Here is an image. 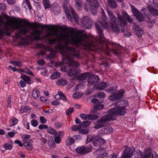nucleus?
<instances>
[{
  "mask_svg": "<svg viewBox=\"0 0 158 158\" xmlns=\"http://www.w3.org/2000/svg\"><path fill=\"white\" fill-rule=\"evenodd\" d=\"M11 27L19 31L15 34L17 38L21 37V34L26 35L27 32L30 33L33 35L34 39L37 40L42 39L40 35L43 34L44 29L47 28L48 31H47L44 35L46 39V42L50 44H54L58 43L56 47V49L59 51L63 55L62 58L63 63L66 64L69 68L65 67L64 71L68 70V75L69 76H73L76 74L78 71L75 68L80 66V64L76 61H74L73 57H79L80 52L74 48L69 46V44L76 46H82L86 49L90 50V39L86 34H80L76 32L72 28L70 29L67 33L64 31L63 32H59L56 30H52L49 28L47 25L40 24L38 27H41L40 30L36 29L35 25L25 19H17L13 22Z\"/></svg>",
  "mask_w": 158,
  "mask_h": 158,
  "instance_id": "1",
  "label": "nucleus"
},
{
  "mask_svg": "<svg viewBox=\"0 0 158 158\" xmlns=\"http://www.w3.org/2000/svg\"><path fill=\"white\" fill-rule=\"evenodd\" d=\"M106 11L110 21L114 23L111 26V28L114 32L118 31L119 30V27H121L122 30H123L124 28L122 26V25L127 24V21L129 23H131L133 22V19L125 11L123 12L122 16L119 13L117 14L118 19H116L115 16L111 10L107 9Z\"/></svg>",
  "mask_w": 158,
  "mask_h": 158,
  "instance_id": "2",
  "label": "nucleus"
},
{
  "mask_svg": "<svg viewBox=\"0 0 158 158\" xmlns=\"http://www.w3.org/2000/svg\"><path fill=\"white\" fill-rule=\"evenodd\" d=\"M101 13L102 15L101 18L102 20L100 19L99 21L95 23V27L100 38V41L102 42H104L106 43L110 44L108 40L104 38L102 30L103 28H106L109 26L108 24L106 22L108 18L105 15L104 10L102 9Z\"/></svg>",
  "mask_w": 158,
  "mask_h": 158,
  "instance_id": "3",
  "label": "nucleus"
},
{
  "mask_svg": "<svg viewBox=\"0 0 158 158\" xmlns=\"http://www.w3.org/2000/svg\"><path fill=\"white\" fill-rule=\"evenodd\" d=\"M121 105L127 106L128 104L126 100L118 101L115 104V105L116 107L110 109L107 111L113 121L116 119L117 115H123L126 114L125 108L124 106L117 107L118 105Z\"/></svg>",
  "mask_w": 158,
  "mask_h": 158,
  "instance_id": "4",
  "label": "nucleus"
},
{
  "mask_svg": "<svg viewBox=\"0 0 158 158\" xmlns=\"http://www.w3.org/2000/svg\"><path fill=\"white\" fill-rule=\"evenodd\" d=\"M143 13L147 19L145 20L150 23H154L156 19V16L158 15V10L152 5H149L142 9Z\"/></svg>",
  "mask_w": 158,
  "mask_h": 158,
  "instance_id": "5",
  "label": "nucleus"
},
{
  "mask_svg": "<svg viewBox=\"0 0 158 158\" xmlns=\"http://www.w3.org/2000/svg\"><path fill=\"white\" fill-rule=\"evenodd\" d=\"M106 115H104L100 118L97 122V124L94 127L96 129H98L103 127L105 123L106 122L113 121L111 116H110L109 113L106 112Z\"/></svg>",
  "mask_w": 158,
  "mask_h": 158,
  "instance_id": "6",
  "label": "nucleus"
},
{
  "mask_svg": "<svg viewBox=\"0 0 158 158\" xmlns=\"http://www.w3.org/2000/svg\"><path fill=\"white\" fill-rule=\"evenodd\" d=\"M135 151V149L133 148L126 147L121 158H131L133 156Z\"/></svg>",
  "mask_w": 158,
  "mask_h": 158,
  "instance_id": "7",
  "label": "nucleus"
},
{
  "mask_svg": "<svg viewBox=\"0 0 158 158\" xmlns=\"http://www.w3.org/2000/svg\"><path fill=\"white\" fill-rule=\"evenodd\" d=\"M130 6L133 14L136 17L137 20L139 22L143 21L144 17L141 13L133 5H131Z\"/></svg>",
  "mask_w": 158,
  "mask_h": 158,
  "instance_id": "8",
  "label": "nucleus"
},
{
  "mask_svg": "<svg viewBox=\"0 0 158 158\" xmlns=\"http://www.w3.org/2000/svg\"><path fill=\"white\" fill-rule=\"evenodd\" d=\"M81 22L86 29L91 28L93 24L92 20L89 17L87 16H84L81 19Z\"/></svg>",
  "mask_w": 158,
  "mask_h": 158,
  "instance_id": "9",
  "label": "nucleus"
},
{
  "mask_svg": "<svg viewBox=\"0 0 158 158\" xmlns=\"http://www.w3.org/2000/svg\"><path fill=\"white\" fill-rule=\"evenodd\" d=\"M124 93V91L123 90H120L115 93H112L109 97V99L111 101H116L119 98H121Z\"/></svg>",
  "mask_w": 158,
  "mask_h": 158,
  "instance_id": "10",
  "label": "nucleus"
},
{
  "mask_svg": "<svg viewBox=\"0 0 158 158\" xmlns=\"http://www.w3.org/2000/svg\"><path fill=\"white\" fill-rule=\"evenodd\" d=\"M69 0H64L63 4V9L66 15L67 16L68 19L71 22H73V19L70 12V10L68 8L67 4L69 3Z\"/></svg>",
  "mask_w": 158,
  "mask_h": 158,
  "instance_id": "11",
  "label": "nucleus"
},
{
  "mask_svg": "<svg viewBox=\"0 0 158 158\" xmlns=\"http://www.w3.org/2000/svg\"><path fill=\"white\" fill-rule=\"evenodd\" d=\"M95 153L98 155L97 158H106L107 156V154L104 148L98 149L95 151Z\"/></svg>",
  "mask_w": 158,
  "mask_h": 158,
  "instance_id": "12",
  "label": "nucleus"
},
{
  "mask_svg": "<svg viewBox=\"0 0 158 158\" xmlns=\"http://www.w3.org/2000/svg\"><path fill=\"white\" fill-rule=\"evenodd\" d=\"M99 80V77L96 75L91 76L87 80L88 82V85L90 86L94 83L98 81Z\"/></svg>",
  "mask_w": 158,
  "mask_h": 158,
  "instance_id": "13",
  "label": "nucleus"
},
{
  "mask_svg": "<svg viewBox=\"0 0 158 158\" xmlns=\"http://www.w3.org/2000/svg\"><path fill=\"white\" fill-rule=\"evenodd\" d=\"M91 102L94 103L95 105L94 107V108L95 110H99L104 108V106L103 104H100L99 103V101L96 98H93L91 100Z\"/></svg>",
  "mask_w": 158,
  "mask_h": 158,
  "instance_id": "14",
  "label": "nucleus"
},
{
  "mask_svg": "<svg viewBox=\"0 0 158 158\" xmlns=\"http://www.w3.org/2000/svg\"><path fill=\"white\" fill-rule=\"evenodd\" d=\"M105 143V140L102 138L99 137L93 141V144L95 146H99Z\"/></svg>",
  "mask_w": 158,
  "mask_h": 158,
  "instance_id": "15",
  "label": "nucleus"
},
{
  "mask_svg": "<svg viewBox=\"0 0 158 158\" xmlns=\"http://www.w3.org/2000/svg\"><path fill=\"white\" fill-rule=\"evenodd\" d=\"M127 25V24L126 25H122V27H123L124 28L123 29V30H122L121 27H119L120 29L117 32H119L120 30H121L122 32L123 33V35L124 36L126 37H129L131 35V31L130 30L127 29H126V30H125V28L124 27V26H126Z\"/></svg>",
  "mask_w": 158,
  "mask_h": 158,
  "instance_id": "16",
  "label": "nucleus"
},
{
  "mask_svg": "<svg viewBox=\"0 0 158 158\" xmlns=\"http://www.w3.org/2000/svg\"><path fill=\"white\" fill-rule=\"evenodd\" d=\"M60 9L61 8L59 5L56 3L54 4L52 8V10L55 15H56L60 13Z\"/></svg>",
  "mask_w": 158,
  "mask_h": 158,
  "instance_id": "17",
  "label": "nucleus"
},
{
  "mask_svg": "<svg viewBox=\"0 0 158 158\" xmlns=\"http://www.w3.org/2000/svg\"><path fill=\"white\" fill-rule=\"evenodd\" d=\"M113 130V129L112 127L109 126L102 128L101 129V131L102 134H106L112 132Z\"/></svg>",
  "mask_w": 158,
  "mask_h": 158,
  "instance_id": "18",
  "label": "nucleus"
},
{
  "mask_svg": "<svg viewBox=\"0 0 158 158\" xmlns=\"http://www.w3.org/2000/svg\"><path fill=\"white\" fill-rule=\"evenodd\" d=\"M90 75V73L87 72L84 74L82 73L81 74L78 76L77 77L80 81H83L88 78Z\"/></svg>",
  "mask_w": 158,
  "mask_h": 158,
  "instance_id": "19",
  "label": "nucleus"
},
{
  "mask_svg": "<svg viewBox=\"0 0 158 158\" xmlns=\"http://www.w3.org/2000/svg\"><path fill=\"white\" fill-rule=\"evenodd\" d=\"M76 151L77 153L79 154H84L85 153V146L83 145L78 146L76 149Z\"/></svg>",
  "mask_w": 158,
  "mask_h": 158,
  "instance_id": "20",
  "label": "nucleus"
},
{
  "mask_svg": "<svg viewBox=\"0 0 158 158\" xmlns=\"http://www.w3.org/2000/svg\"><path fill=\"white\" fill-rule=\"evenodd\" d=\"M106 86V84L105 82H101L94 86V88H97L99 90H102L105 89Z\"/></svg>",
  "mask_w": 158,
  "mask_h": 158,
  "instance_id": "21",
  "label": "nucleus"
},
{
  "mask_svg": "<svg viewBox=\"0 0 158 158\" xmlns=\"http://www.w3.org/2000/svg\"><path fill=\"white\" fill-rule=\"evenodd\" d=\"M69 9L74 21L75 22H77L78 20V16L73 8L72 6H69Z\"/></svg>",
  "mask_w": 158,
  "mask_h": 158,
  "instance_id": "22",
  "label": "nucleus"
},
{
  "mask_svg": "<svg viewBox=\"0 0 158 158\" xmlns=\"http://www.w3.org/2000/svg\"><path fill=\"white\" fill-rule=\"evenodd\" d=\"M0 25L3 27L4 28L7 30H9L10 29V25L8 23L6 22H4L2 20H0Z\"/></svg>",
  "mask_w": 158,
  "mask_h": 158,
  "instance_id": "23",
  "label": "nucleus"
},
{
  "mask_svg": "<svg viewBox=\"0 0 158 158\" xmlns=\"http://www.w3.org/2000/svg\"><path fill=\"white\" fill-rule=\"evenodd\" d=\"M40 95V93L38 90L36 89L33 90L32 92V96L34 99L38 98Z\"/></svg>",
  "mask_w": 158,
  "mask_h": 158,
  "instance_id": "24",
  "label": "nucleus"
},
{
  "mask_svg": "<svg viewBox=\"0 0 158 158\" xmlns=\"http://www.w3.org/2000/svg\"><path fill=\"white\" fill-rule=\"evenodd\" d=\"M21 78L27 84H30L31 79L25 75L21 74Z\"/></svg>",
  "mask_w": 158,
  "mask_h": 158,
  "instance_id": "25",
  "label": "nucleus"
},
{
  "mask_svg": "<svg viewBox=\"0 0 158 158\" xmlns=\"http://www.w3.org/2000/svg\"><path fill=\"white\" fill-rule=\"evenodd\" d=\"M56 83L59 85L64 86L67 84V81L64 79H60L57 81Z\"/></svg>",
  "mask_w": 158,
  "mask_h": 158,
  "instance_id": "26",
  "label": "nucleus"
},
{
  "mask_svg": "<svg viewBox=\"0 0 158 158\" xmlns=\"http://www.w3.org/2000/svg\"><path fill=\"white\" fill-rule=\"evenodd\" d=\"M42 2L45 9L50 7V3L49 0H43Z\"/></svg>",
  "mask_w": 158,
  "mask_h": 158,
  "instance_id": "27",
  "label": "nucleus"
},
{
  "mask_svg": "<svg viewBox=\"0 0 158 158\" xmlns=\"http://www.w3.org/2000/svg\"><path fill=\"white\" fill-rule=\"evenodd\" d=\"M108 3L111 8H115L117 7L116 3L113 0H108Z\"/></svg>",
  "mask_w": 158,
  "mask_h": 158,
  "instance_id": "28",
  "label": "nucleus"
},
{
  "mask_svg": "<svg viewBox=\"0 0 158 158\" xmlns=\"http://www.w3.org/2000/svg\"><path fill=\"white\" fill-rule=\"evenodd\" d=\"M60 73L55 72L50 76V78L52 79H55L59 77L60 76Z\"/></svg>",
  "mask_w": 158,
  "mask_h": 158,
  "instance_id": "29",
  "label": "nucleus"
},
{
  "mask_svg": "<svg viewBox=\"0 0 158 158\" xmlns=\"http://www.w3.org/2000/svg\"><path fill=\"white\" fill-rule=\"evenodd\" d=\"M48 144L49 146L51 148H54L56 146V144L52 139L48 140Z\"/></svg>",
  "mask_w": 158,
  "mask_h": 158,
  "instance_id": "30",
  "label": "nucleus"
},
{
  "mask_svg": "<svg viewBox=\"0 0 158 158\" xmlns=\"http://www.w3.org/2000/svg\"><path fill=\"white\" fill-rule=\"evenodd\" d=\"M18 120L16 118H15L13 119L10 120L9 124L10 127H12L16 125L18 122Z\"/></svg>",
  "mask_w": 158,
  "mask_h": 158,
  "instance_id": "31",
  "label": "nucleus"
},
{
  "mask_svg": "<svg viewBox=\"0 0 158 158\" xmlns=\"http://www.w3.org/2000/svg\"><path fill=\"white\" fill-rule=\"evenodd\" d=\"M30 110L27 106H22L19 110V113L22 114L24 112H28Z\"/></svg>",
  "mask_w": 158,
  "mask_h": 158,
  "instance_id": "32",
  "label": "nucleus"
},
{
  "mask_svg": "<svg viewBox=\"0 0 158 158\" xmlns=\"http://www.w3.org/2000/svg\"><path fill=\"white\" fill-rule=\"evenodd\" d=\"M24 146L27 150H31L32 149V146L29 142H26L24 143Z\"/></svg>",
  "mask_w": 158,
  "mask_h": 158,
  "instance_id": "33",
  "label": "nucleus"
},
{
  "mask_svg": "<svg viewBox=\"0 0 158 158\" xmlns=\"http://www.w3.org/2000/svg\"><path fill=\"white\" fill-rule=\"evenodd\" d=\"M75 140L73 138L69 137L68 138L67 140L66 144L67 145H71L74 143Z\"/></svg>",
  "mask_w": 158,
  "mask_h": 158,
  "instance_id": "34",
  "label": "nucleus"
},
{
  "mask_svg": "<svg viewBox=\"0 0 158 158\" xmlns=\"http://www.w3.org/2000/svg\"><path fill=\"white\" fill-rule=\"evenodd\" d=\"M89 130L88 128H86L85 129H81L79 130V133L81 134H86L89 133Z\"/></svg>",
  "mask_w": 158,
  "mask_h": 158,
  "instance_id": "35",
  "label": "nucleus"
},
{
  "mask_svg": "<svg viewBox=\"0 0 158 158\" xmlns=\"http://www.w3.org/2000/svg\"><path fill=\"white\" fill-rule=\"evenodd\" d=\"M10 62L14 66L20 67L22 65V64L21 61L11 60L10 61Z\"/></svg>",
  "mask_w": 158,
  "mask_h": 158,
  "instance_id": "36",
  "label": "nucleus"
},
{
  "mask_svg": "<svg viewBox=\"0 0 158 158\" xmlns=\"http://www.w3.org/2000/svg\"><path fill=\"white\" fill-rule=\"evenodd\" d=\"M3 147L6 150H11L13 148L12 145L8 143H4L3 145Z\"/></svg>",
  "mask_w": 158,
  "mask_h": 158,
  "instance_id": "37",
  "label": "nucleus"
},
{
  "mask_svg": "<svg viewBox=\"0 0 158 158\" xmlns=\"http://www.w3.org/2000/svg\"><path fill=\"white\" fill-rule=\"evenodd\" d=\"M81 127L80 126V124L79 125H75L74 126H73L71 127V130L72 131H79V130H80V128Z\"/></svg>",
  "mask_w": 158,
  "mask_h": 158,
  "instance_id": "38",
  "label": "nucleus"
},
{
  "mask_svg": "<svg viewBox=\"0 0 158 158\" xmlns=\"http://www.w3.org/2000/svg\"><path fill=\"white\" fill-rule=\"evenodd\" d=\"M80 117L83 119L87 120L89 119V118L90 116L89 115V114H80Z\"/></svg>",
  "mask_w": 158,
  "mask_h": 158,
  "instance_id": "39",
  "label": "nucleus"
},
{
  "mask_svg": "<svg viewBox=\"0 0 158 158\" xmlns=\"http://www.w3.org/2000/svg\"><path fill=\"white\" fill-rule=\"evenodd\" d=\"M82 94L79 92H76L73 95V97L75 99H78L81 97Z\"/></svg>",
  "mask_w": 158,
  "mask_h": 158,
  "instance_id": "40",
  "label": "nucleus"
},
{
  "mask_svg": "<svg viewBox=\"0 0 158 158\" xmlns=\"http://www.w3.org/2000/svg\"><path fill=\"white\" fill-rule=\"evenodd\" d=\"M105 96V94L104 93L102 92H98L95 95V97H96L101 98H104Z\"/></svg>",
  "mask_w": 158,
  "mask_h": 158,
  "instance_id": "41",
  "label": "nucleus"
},
{
  "mask_svg": "<svg viewBox=\"0 0 158 158\" xmlns=\"http://www.w3.org/2000/svg\"><path fill=\"white\" fill-rule=\"evenodd\" d=\"M91 123V122L89 121H83L82 123L80 124V126L81 127H87Z\"/></svg>",
  "mask_w": 158,
  "mask_h": 158,
  "instance_id": "42",
  "label": "nucleus"
},
{
  "mask_svg": "<svg viewBox=\"0 0 158 158\" xmlns=\"http://www.w3.org/2000/svg\"><path fill=\"white\" fill-rule=\"evenodd\" d=\"M47 132L52 135H55L56 133V131L51 127H49L47 130Z\"/></svg>",
  "mask_w": 158,
  "mask_h": 158,
  "instance_id": "43",
  "label": "nucleus"
},
{
  "mask_svg": "<svg viewBox=\"0 0 158 158\" xmlns=\"http://www.w3.org/2000/svg\"><path fill=\"white\" fill-rule=\"evenodd\" d=\"M92 3L93 4V5H92L91 4H90V7H99V4L97 0H92Z\"/></svg>",
  "mask_w": 158,
  "mask_h": 158,
  "instance_id": "44",
  "label": "nucleus"
},
{
  "mask_svg": "<svg viewBox=\"0 0 158 158\" xmlns=\"http://www.w3.org/2000/svg\"><path fill=\"white\" fill-rule=\"evenodd\" d=\"M134 25L133 26V29L134 30V32L135 33L136 31L141 29L142 28L140 27L139 25L133 23Z\"/></svg>",
  "mask_w": 158,
  "mask_h": 158,
  "instance_id": "45",
  "label": "nucleus"
},
{
  "mask_svg": "<svg viewBox=\"0 0 158 158\" xmlns=\"http://www.w3.org/2000/svg\"><path fill=\"white\" fill-rule=\"evenodd\" d=\"M137 36L139 37H141L144 33V31L142 29L134 33Z\"/></svg>",
  "mask_w": 158,
  "mask_h": 158,
  "instance_id": "46",
  "label": "nucleus"
},
{
  "mask_svg": "<svg viewBox=\"0 0 158 158\" xmlns=\"http://www.w3.org/2000/svg\"><path fill=\"white\" fill-rule=\"evenodd\" d=\"M92 149V146L91 145H89L86 147H85V153H88L90 152Z\"/></svg>",
  "mask_w": 158,
  "mask_h": 158,
  "instance_id": "47",
  "label": "nucleus"
},
{
  "mask_svg": "<svg viewBox=\"0 0 158 158\" xmlns=\"http://www.w3.org/2000/svg\"><path fill=\"white\" fill-rule=\"evenodd\" d=\"M90 117L89 118V119L96 120L98 118V116L97 114H89Z\"/></svg>",
  "mask_w": 158,
  "mask_h": 158,
  "instance_id": "48",
  "label": "nucleus"
},
{
  "mask_svg": "<svg viewBox=\"0 0 158 158\" xmlns=\"http://www.w3.org/2000/svg\"><path fill=\"white\" fill-rule=\"evenodd\" d=\"M75 3L77 6L80 7H81L83 6V2L81 0H75Z\"/></svg>",
  "mask_w": 158,
  "mask_h": 158,
  "instance_id": "49",
  "label": "nucleus"
},
{
  "mask_svg": "<svg viewBox=\"0 0 158 158\" xmlns=\"http://www.w3.org/2000/svg\"><path fill=\"white\" fill-rule=\"evenodd\" d=\"M97 7H90V11L92 14L95 15L97 13V10L96 8Z\"/></svg>",
  "mask_w": 158,
  "mask_h": 158,
  "instance_id": "50",
  "label": "nucleus"
},
{
  "mask_svg": "<svg viewBox=\"0 0 158 158\" xmlns=\"http://www.w3.org/2000/svg\"><path fill=\"white\" fill-rule=\"evenodd\" d=\"M143 158H153V154L152 153L148 152L145 155Z\"/></svg>",
  "mask_w": 158,
  "mask_h": 158,
  "instance_id": "51",
  "label": "nucleus"
},
{
  "mask_svg": "<svg viewBox=\"0 0 158 158\" xmlns=\"http://www.w3.org/2000/svg\"><path fill=\"white\" fill-rule=\"evenodd\" d=\"M74 110V108L71 107L67 110L66 112V114L69 115L70 113H72Z\"/></svg>",
  "mask_w": 158,
  "mask_h": 158,
  "instance_id": "52",
  "label": "nucleus"
},
{
  "mask_svg": "<svg viewBox=\"0 0 158 158\" xmlns=\"http://www.w3.org/2000/svg\"><path fill=\"white\" fill-rule=\"evenodd\" d=\"M31 125L34 127H36L38 125V123L37 121L35 120H32L31 121Z\"/></svg>",
  "mask_w": 158,
  "mask_h": 158,
  "instance_id": "53",
  "label": "nucleus"
},
{
  "mask_svg": "<svg viewBox=\"0 0 158 158\" xmlns=\"http://www.w3.org/2000/svg\"><path fill=\"white\" fill-rule=\"evenodd\" d=\"M54 141L57 144L60 143L61 142V139L60 137L58 136H55L54 138Z\"/></svg>",
  "mask_w": 158,
  "mask_h": 158,
  "instance_id": "54",
  "label": "nucleus"
},
{
  "mask_svg": "<svg viewBox=\"0 0 158 158\" xmlns=\"http://www.w3.org/2000/svg\"><path fill=\"white\" fill-rule=\"evenodd\" d=\"M6 6L5 4L3 3H0V10L3 11L5 10Z\"/></svg>",
  "mask_w": 158,
  "mask_h": 158,
  "instance_id": "55",
  "label": "nucleus"
},
{
  "mask_svg": "<svg viewBox=\"0 0 158 158\" xmlns=\"http://www.w3.org/2000/svg\"><path fill=\"white\" fill-rule=\"evenodd\" d=\"M93 136L88 135L87 137L86 143H88L91 141L93 140Z\"/></svg>",
  "mask_w": 158,
  "mask_h": 158,
  "instance_id": "56",
  "label": "nucleus"
},
{
  "mask_svg": "<svg viewBox=\"0 0 158 158\" xmlns=\"http://www.w3.org/2000/svg\"><path fill=\"white\" fill-rule=\"evenodd\" d=\"M73 137L74 140H79L81 139V136L79 135H74Z\"/></svg>",
  "mask_w": 158,
  "mask_h": 158,
  "instance_id": "57",
  "label": "nucleus"
},
{
  "mask_svg": "<svg viewBox=\"0 0 158 158\" xmlns=\"http://www.w3.org/2000/svg\"><path fill=\"white\" fill-rule=\"evenodd\" d=\"M47 71H48L46 69H42L41 71V72L43 75L46 76L47 75Z\"/></svg>",
  "mask_w": 158,
  "mask_h": 158,
  "instance_id": "58",
  "label": "nucleus"
},
{
  "mask_svg": "<svg viewBox=\"0 0 158 158\" xmlns=\"http://www.w3.org/2000/svg\"><path fill=\"white\" fill-rule=\"evenodd\" d=\"M7 106L10 108L11 107V99L10 97H9L7 99Z\"/></svg>",
  "mask_w": 158,
  "mask_h": 158,
  "instance_id": "59",
  "label": "nucleus"
},
{
  "mask_svg": "<svg viewBox=\"0 0 158 158\" xmlns=\"http://www.w3.org/2000/svg\"><path fill=\"white\" fill-rule=\"evenodd\" d=\"M116 90V89L114 87H110L109 89L106 90V91L107 92L110 93L112 91H114Z\"/></svg>",
  "mask_w": 158,
  "mask_h": 158,
  "instance_id": "60",
  "label": "nucleus"
},
{
  "mask_svg": "<svg viewBox=\"0 0 158 158\" xmlns=\"http://www.w3.org/2000/svg\"><path fill=\"white\" fill-rule=\"evenodd\" d=\"M48 126L46 125H40L39 126L38 128L40 129H43L48 128Z\"/></svg>",
  "mask_w": 158,
  "mask_h": 158,
  "instance_id": "61",
  "label": "nucleus"
},
{
  "mask_svg": "<svg viewBox=\"0 0 158 158\" xmlns=\"http://www.w3.org/2000/svg\"><path fill=\"white\" fill-rule=\"evenodd\" d=\"M25 2L27 5L29 9L31 10L32 9V7L30 4L29 0H25Z\"/></svg>",
  "mask_w": 158,
  "mask_h": 158,
  "instance_id": "62",
  "label": "nucleus"
},
{
  "mask_svg": "<svg viewBox=\"0 0 158 158\" xmlns=\"http://www.w3.org/2000/svg\"><path fill=\"white\" fill-rule=\"evenodd\" d=\"M14 142L15 143L18 144L19 146L22 147L23 146V143H21V141L19 140H16Z\"/></svg>",
  "mask_w": 158,
  "mask_h": 158,
  "instance_id": "63",
  "label": "nucleus"
},
{
  "mask_svg": "<svg viewBox=\"0 0 158 158\" xmlns=\"http://www.w3.org/2000/svg\"><path fill=\"white\" fill-rule=\"evenodd\" d=\"M40 120L41 123H46V120L43 116L40 117Z\"/></svg>",
  "mask_w": 158,
  "mask_h": 158,
  "instance_id": "64",
  "label": "nucleus"
}]
</instances>
